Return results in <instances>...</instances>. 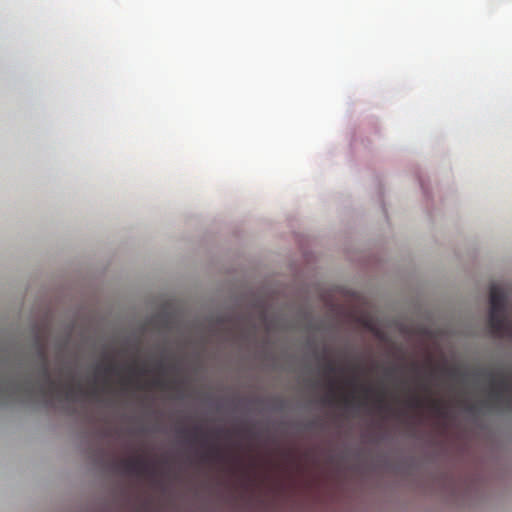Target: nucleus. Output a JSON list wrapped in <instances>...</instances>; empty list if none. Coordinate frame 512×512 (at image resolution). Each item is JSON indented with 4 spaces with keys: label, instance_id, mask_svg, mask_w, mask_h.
<instances>
[{
    "label": "nucleus",
    "instance_id": "1",
    "mask_svg": "<svg viewBox=\"0 0 512 512\" xmlns=\"http://www.w3.org/2000/svg\"><path fill=\"white\" fill-rule=\"evenodd\" d=\"M37 358L39 360L38 373L42 378V383L36 386L29 379L21 382L9 378H0V405L22 396L31 399L36 390L43 397L57 396L66 400H72L75 395L82 393L81 385L74 384L72 380L62 382L51 378L46 348L42 344L37 345Z\"/></svg>",
    "mask_w": 512,
    "mask_h": 512
},
{
    "label": "nucleus",
    "instance_id": "2",
    "mask_svg": "<svg viewBox=\"0 0 512 512\" xmlns=\"http://www.w3.org/2000/svg\"><path fill=\"white\" fill-rule=\"evenodd\" d=\"M506 292L493 284L490 288V312L488 326L493 337L512 340V317L505 316Z\"/></svg>",
    "mask_w": 512,
    "mask_h": 512
},
{
    "label": "nucleus",
    "instance_id": "3",
    "mask_svg": "<svg viewBox=\"0 0 512 512\" xmlns=\"http://www.w3.org/2000/svg\"><path fill=\"white\" fill-rule=\"evenodd\" d=\"M489 401L498 405L503 401L506 405L512 403V386L509 379L503 374L496 378L493 373H489Z\"/></svg>",
    "mask_w": 512,
    "mask_h": 512
},
{
    "label": "nucleus",
    "instance_id": "4",
    "mask_svg": "<svg viewBox=\"0 0 512 512\" xmlns=\"http://www.w3.org/2000/svg\"><path fill=\"white\" fill-rule=\"evenodd\" d=\"M117 469L126 475L138 477L152 475L151 464L142 456H134L127 459H121L116 464Z\"/></svg>",
    "mask_w": 512,
    "mask_h": 512
},
{
    "label": "nucleus",
    "instance_id": "5",
    "mask_svg": "<svg viewBox=\"0 0 512 512\" xmlns=\"http://www.w3.org/2000/svg\"><path fill=\"white\" fill-rule=\"evenodd\" d=\"M222 459V452L216 445H210L208 450L201 454V460L203 462H209L214 460Z\"/></svg>",
    "mask_w": 512,
    "mask_h": 512
},
{
    "label": "nucleus",
    "instance_id": "6",
    "mask_svg": "<svg viewBox=\"0 0 512 512\" xmlns=\"http://www.w3.org/2000/svg\"><path fill=\"white\" fill-rule=\"evenodd\" d=\"M408 405L411 408L420 409L424 406V400L419 395H412L408 400Z\"/></svg>",
    "mask_w": 512,
    "mask_h": 512
},
{
    "label": "nucleus",
    "instance_id": "7",
    "mask_svg": "<svg viewBox=\"0 0 512 512\" xmlns=\"http://www.w3.org/2000/svg\"><path fill=\"white\" fill-rule=\"evenodd\" d=\"M98 369L103 370L105 375H113V374L117 375L119 373V368L115 363H109L106 366H104L103 368L98 367Z\"/></svg>",
    "mask_w": 512,
    "mask_h": 512
},
{
    "label": "nucleus",
    "instance_id": "8",
    "mask_svg": "<svg viewBox=\"0 0 512 512\" xmlns=\"http://www.w3.org/2000/svg\"><path fill=\"white\" fill-rule=\"evenodd\" d=\"M337 371H338V368L334 362H332L330 360L326 362V364L324 366V373L326 376L334 375L337 373Z\"/></svg>",
    "mask_w": 512,
    "mask_h": 512
},
{
    "label": "nucleus",
    "instance_id": "9",
    "mask_svg": "<svg viewBox=\"0 0 512 512\" xmlns=\"http://www.w3.org/2000/svg\"><path fill=\"white\" fill-rule=\"evenodd\" d=\"M200 434L203 435L201 432L200 426L193 427L192 431H191V441L192 442L198 441Z\"/></svg>",
    "mask_w": 512,
    "mask_h": 512
},
{
    "label": "nucleus",
    "instance_id": "10",
    "mask_svg": "<svg viewBox=\"0 0 512 512\" xmlns=\"http://www.w3.org/2000/svg\"><path fill=\"white\" fill-rule=\"evenodd\" d=\"M429 403L433 411L442 413V404L440 400H429Z\"/></svg>",
    "mask_w": 512,
    "mask_h": 512
},
{
    "label": "nucleus",
    "instance_id": "11",
    "mask_svg": "<svg viewBox=\"0 0 512 512\" xmlns=\"http://www.w3.org/2000/svg\"><path fill=\"white\" fill-rule=\"evenodd\" d=\"M329 390H330V394H329V396H327L326 401L332 402L333 401V391H335V381L334 380L329 381Z\"/></svg>",
    "mask_w": 512,
    "mask_h": 512
},
{
    "label": "nucleus",
    "instance_id": "12",
    "mask_svg": "<svg viewBox=\"0 0 512 512\" xmlns=\"http://www.w3.org/2000/svg\"><path fill=\"white\" fill-rule=\"evenodd\" d=\"M153 385H154L155 387H158V388H164V387H165V382H164V380H163V379H161V378H155V379L153 380Z\"/></svg>",
    "mask_w": 512,
    "mask_h": 512
},
{
    "label": "nucleus",
    "instance_id": "13",
    "mask_svg": "<svg viewBox=\"0 0 512 512\" xmlns=\"http://www.w3.org/2000/svg\"><path fill=\"white\" fill-rule=\"evenodd\" d=\"M377 405H378V408H380V409L384 408V397H383V395L378 397Z\"/></svg>",
    "mask_w": 512,
    "mask_h": 512
},
{
    "label": "nucleus",
    "instance_id": "14",
    "mask_svg": "<svg viewBox=\"0 0 512 512\" xmlns=\"http://www.w3.org/2000/svg\"><path fill=\"white\" fill-rule=\"evenodd\" d=\"M352 399H354V396H351V397L350 396H344L342 401H343L344 404L350 405Z\"/></svg>",
    "mask_w": 512,
    "mask_h": 512
},
{
    "label": "nucleus",
    "instance_id": "15",
    "mask_svg": "<svg viewBox=\"0 0 512 512\" xmlns=\"http://www.w3.org/2000/svg\"><path fill=\"white\" fill-rule=\"evenodd\" d=\"M363 391H364V393H365V395H366V394H368L371 390H370V388H368V387H363Z\"/></svg>",
    "mask_w": 512,
    "mask_h": 512
},
{
    "label": "nucleus",
    "instance_id": "16",
    "mask_svg": "<svg viewBox=\"0 0 512 512\" xmlns=\"http://www.w3.org/2000/svg\"><path fill=\"white\" fill-rule=\"evenodd\" d=\"M158 369H160V370H163V369H164V365H163V363H162V362L158 364Z\"/></svg>",
    "mask_w": 512,
    "mask_h": 512
},
{
    "label": "nucleus",
    "instance_id": "17",
    "mask_svg": "<svg viewBox=\"0 0 512 512\" xmlns=\"http://www.w3.org/2000/svg\"><path fill=\"white\" fill-rule=\"evenodd\" d=\"M139 373H141V374L146 373V369H145V368H141V369L139 370Z\"/></svg>",
    "mask_w": 512,
    "mask_h": 512
},
{
    "label": "nucleus",
    "instance_id": "18",
    "mask_svg": "<svg viewBox=\"0 0 512 512\" xmlns=\"http://www.w3.org/2000/svg\"><path fill=\"white\" fill-rule=\"evenodd\" d=\"M422 389H423L424 391H429V388H427V386H426V385H423V384H422Z\"/></svg>",
    "mask_w": 512,
    "mask_h": 512
},
{
    "label": "nucleus",
    "instance_id": "19",
    "mask_svg": "<svg viewBox=\"0 0 512 512\" xmlns=\"http://www.w3.org/2000/svg\"><path fill=\"white\" fill-rule=\"evenodd\" d=\"M412 369H414V370H418V366H417V365H415V364H413V365H412Z\"/></svg>",
    "mask_w": 512,
    "mask_h": 512
},
{
    "label": "nucleus",
    "instance_id": "20",
    "mask_svg": "<svg viewBox=\"0 0 512 512\" xmlns=\"http://www.w3.org/2000/svg\"><path fill=\"white\" fill-rule=\"evenodd\" d=\"M130 371L131 372H135V368L134 367H130Z\"/></svg>",
    "mask_w": 512,
    "mask_h": 512
}]
</instances>
